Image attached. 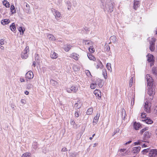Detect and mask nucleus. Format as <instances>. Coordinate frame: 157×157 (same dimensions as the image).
<instances>
[{
    "instance_id": "1",
    "label": "nucleus",
    "mask_w": 157,
    "mask_h": 157,
    "mask_svg": "<svg viewBox=\"0 0 157 157\" xmlns=\"http://www.w3.org/2000/svg\"><path fill=\"white\" fill-rule=\"evenodd\" d=\"M51 11L53 13V14L55 16V18L57 20H59L61 18L62 16L60 12L54 9H52Z\"/></svg>"
},
{
    "instance_id": "2",
    "label": "nucleus",
    "mask_w": 157,
    "mask_h": 157,
    "mask_svg": "<svg viewBox=\"0 0 157 157\" xmlns=\"http://www.w3.org/2000/svg\"><path fill=\"white\" fill-rule=\"evenodd\" d=\"M29 51V48L28 46L26 47L25 48L22 52L21 54V57L23 59H26L28 57V53Z\"/></svg>"
},
{
    "instance_id": "3",
    "label": "nucleus",
    "mask_w": 157,
    "mask_h": 157,
    "mask_svg": "<svg viewBox=\"0 0 157 157\" xmlns=\"http://www.w3.org/2000/svg\"><path fill=\"white\" fill-rule=\"evenodd\" d=\"M151 105L150 103L147 101L145 102L144 105V110L147 113H150L151 112Z\"/></svg>"
},
{
    "instance_id": "4",
    "label": "nucleus",
    "mask_w": 157,
    "mask_h": 157,
    "mask_svg": "<svg viewBox=\"0 0 157 157\" xmlns=\"http://www.w3.org/2000/svg\"><path fill=\"white\" fill-rule=\"evenodd\" d=\"M78 90L77 86H71L70 88L67 89V91L69 93H76Z\"/></svg>"
},
{
    "instance_id": "5",
    "label": "nucleus",
    "mask_w": 157,
    "mask_h": 157,
    "mask_svg": "<svg viewBox=\"0 0 157 157\" xmlns=\"http://www.w3.org/2000/svg\"><path fill=\"white\" fill-rule=\"evenodd\" d=\"M147 61L148 62L151 63L150 65L152 66L154 62L153 56L151 54H149L147 56Z\"/></svg>"
},
{
    "instance_id": "6",
    "label": "nucleus",
    "mask_w": 157,
    "mask_h": 157,
    "mask_svg": "<svg viewBox=\"0 0 157 157\" xmlns=\"http://www.w3.org/2000/svg\"><path fill=\"white\" fill-rule=\"evenodd\" d=\"M146 78L147 82V86H152L153 80L152 78L148 74L146 75Z\"/></svg>"
},
{
    "instance_id": "7",
    "label": "nucleus",
    "mask_w": 157,
    "mask_h": 157,
    "mask_svg": "<svg viewBox=\"0 0 157 157\" xmlns=\"http://www.w3.org/2000/svg\"><path fill=\"white\" fill-rule=\"evenodd\" d=\"M156 39L155 38L152 37L150 41V49L151 51H153L155 49V44Z\"/></svg>"
},
{
    "instance_id": "8",
    "label": "nucleus",
    "mask_w": 157,
    "mask_h": 157,
    "mask_svg": "<svg viewBox=\"0 0 157 157\" xmlns=\"http://www.w3.org/2000/svg\"><path fill=\"white\" fill-rule=\"evenodd\" d=\"M157 156V149H152L149 152V157H156Z\"/></svg>"
},
{
    "instance_id": "9",
    "label": "nucleus",
    "mask_w": 157,
    "mask_h": 157,
    "mask_svg": "<svg viewBox=\"0 0 157 157\" xmlns=\"http://www.w3.org/2000/svg\"><path fill=\"white\" fill-rule=\"evenodd\" d=\"M94 94L98 100H100L101 98V92L99 90L96 89L94 92Z\"/></svg>"
},
{
    "instance_id": "10",
    "label": "nucleus",
    "mask_w": 157,
    "mask_h": 157,
    "mask_svg": "<svg viewBox=\"0 0 157 157\" xmlns=\"http://www.w3.org/2000/svg\"><path fill=\"white\" fill-rule=\"evenodd\" d=\"M94 65L97 69L100 68L102 66V63L99 59H97L95 61Z\"/></svg>"
},
{
    "instance_id": "11",
    "label": "nucleus",
    "mask_w": 157,
    "mask_h": 157,
    "mask_svg": "<svg viewBox=\"0 0 157 157\" xmlns=\"http://www.w3.org/2000/svg\"><path fill=\"white\" fill-rule=\"evenodd\" d=\"M151 133L148 131L145 132L144 135L143 141L146 142V140L150 138L151 137Z\"/></svg>"
},
{
    "instance_id": "12",
    "label": "nucleus",
    "mask_w": 157,
    "mask_h": 157,
    "mask_svg": "<svg viewBox=\"0 0 157 157\" xmlns=\"http://www.w3.org/2000/svg\"><path fill=\"white\" fill-rule=\"evenodd\" d=\"M25 78L29 79H32L34 76L33 72L31 71H28L25 74Z\"/></svg>"
},
{
    "instance_id": "13",
    "label": "nucleus",
    "mask_w": 157,
    "mask_h": 157,
    "mask_svg": "<svg viewBox=\"0 0 157 157\" xmlns=\"http://www.w3.org/2000/svg\"><path fill=\"white\" fill-rule=\"evenodd\" d=\"M147 94L150 96H153V95L154 94V92L153 91V88H152V86H147Z\"/></svg>"
},
{
    "instance_id": "14",
    "label": "nucleus",
    "mask_w": 157,
    "mask_h": 157,
    "mask_svg": "<svg viewBox=\"0 0 157 157\" xmlns=\"http://www.w3.org/2000/svg\"><path fill=\"white\" fill-rule=\"evenodd\" d=\"M100 116V114L99 113H96V115L94 117L93 123L94 125L97 124L99 118Z\"/></svg>"
},
{
    "instance_id": "15",
    "label": "nucleus",
    "mask_w": 157,
    "mask_h": 157,
    "mask_svg": "<svg viewBox=\"0 0 157 157\" xmlns=\"http://www.w3.org/2000/svg\"><path fill=\"white\" fill-rule=\"evenodd\" d=\"M140 1L138 0H134L133 4V8L136 10L139 6Z\"/></svg>"
},
{
    "instance_id": "16",
    "label": "nucleus",
    "mask_w": 157,
    "mask_h": 157,
    "mask_svg": "<svg viewBox=\"0 0 157 157\" xmlns=\"http://www.w3.org/2000/svg\"><path fill=\"white\" fill-rule=\"evenodd\" d=\"M133 128L136 130H138L140 128L141 125L139 123L135 122L133 125Z\"/></svg>"
},
{
    "instance_id": "17",
    "label": "nucleus",
    "mask_w": 157,
    "mask_h": 157,
    "mask_svg": "<svg viewBox=\"0 0 157 157\" xmlns=\"http://www.w3.org/2000/svg\"><path fill=\"white\" fill-rule=\"evenodd\" d=\"M58 54L55 52L52 51L51 52L50 57L52 59H56L58 57Z\"/></svg>"
},
{
    "instance_id": "18",
    "label": "nucleus",
    "mask_w": 157,
    "mask_h": 157,
    "mask_svg": "<svg viewBox=\"0 0 157 157\" xmlns=\"http://www.w3.org/2000/svg\"><path fill=\"white\" fill-rule=\"evenodd\" d=\"M82 105L81 102L80 101H78L77 103H76L75 105V109H78L80 108Z\"/></svg>"
},
{
    "instance_id": "19",
    "label": "nucleus",
    "mask_w": 157,
    "mask_h": 157,
    "mask_svg": "<svg viewBox=\"0 0 157 157\" xmlns=\"http://www.w3.org/2000/svg\"><path fill=\"white\" fill-rule=\"evenodd\" d=\"M97 85H98L99 87H101L102 86V83L101 80L98 78L95 81Z\"/></svg>"
},
{
    "instance_id": "20",
    "label": "nucleus",
    "mask_w": 157,
    "mask_h": 157,
    "mask_svg": "<svg viewBox=\"0 0 157 157\" xmlns=\"http://www.w3.org/2000/svg\"><path fill=\"white\" fill-rule=\"evenodd\" d=\"M10 22V21L9 19H5L2 20L1 21V23L4 25L8 24Z\"/></svg>"
},
{
    "instance_id": "21",
    "label": "nucleus",
    "mask_w": 157,
    "mask_h": 157,
    "mask_svg": "<svg viewBox=\"0 0 157 157\" xmlns=\"http://www.w3.org/2000/svg\"><path fill=\"white\" fill-rule=\"evenodd\" d=\"M87 56L89 59L90 60L95 61L96 60L95 57L93 55L90 53H88Z\"/></svg>"
},
{
    "instance_id": "22",
    "label": "nucleus",
    "mask_w": 157,
    "mask_h": 157,
    "mask_svg": "<svg viewBox=\"0 0 157 157\" xmlns=\"http://www.w3.org/2000/svg\"><path fill=\"white\" fill-rule=\"evenodd\" d=\"M141 149V147L140 146L135 147L133 148V152L134 153H138Z\"/></svg>"
},
{
    "instance_id": "23",
    "label": "nucleus",
    "mask_w": 157,
    "mask_h": 157,
    "mask_svg": "<svg viewBox=\"0 0 157 157\" xmlns=\"http://www.w3.org/2000/svg\"><path fill=\"white\" fill-rule=\"evenodd\" d=\"M72 46L70 44H66L64 46V49L66 52H68L71 48Z\"/></svg>"
},
{
    "instance_id": "24",
    "label": "nucleus",
    "mask_w": 157,
    "mask_h": 157,
    "mask_svg": "<svg viewBox=\"0 0 157 157\" xmlns=\"http://www.w3.org/2000/svg\"><path fill=\"white\" fill-rule=\"evenodd\" d=\"M83 43L85 45H92L93 44V42L91 41L88 40H84Z\"/></svg>"
},
{
    "instance_id": "25",
    "label": "nucleus",
    "mask_w": 157,
    "mask_h": 157,
    "mask_svg": "<svg viewBox=\"0 0 157 157\" xmlns=\"http://www.w3.org/2000/svg\"><path fill=\"white\" fill-rule=\"evenodd\" d=\"M3 5L6 8H9L10 6V4L7 0H4L2 2Z\"/></svg>"
},
{
    "instance_id": "26",
    "label": "nucleus",
    "mask_w": 157,
    "mask_h": 157,
    "mask_svg": "<svg viewBox=\"0 0 157 157\" xmlns=\"http://www.w3.org/2000/svg\"><path fill=\"white\" fill-rule=\"evenodd\" d=\"M49 39L51 40L54 41L56 40L55 37L51 34H49L48 35Z\"/></svg>"
},
{
    "instance_id": "27",
    "label": "nucleus",
    "mask_w": 157,
    "mask_h": 157,
    "mask_svg": "<svg viewBox=\"0 0 157 157\" xmlns=\"http://www.w3.org/2000/svg\"><path fill=\"white\" fill-rule=\"evenodd\" d=\"M142 121L145 122L147 124H151L153 123V121L150 119L147 118L146 119L142 120Z\"/></svg>"
},
{
    "instance_id": "28",
    "label": "nucleus",
    "mask_w": 157,
    "mask_h": 157,
    "mask_svg": "<svg viewBox=\"0 0 157 157\" xmlns=\"http://www.w3.org/2000/svg\"><path fill=\"white\" fill-rule=\"evenodd\" d=\"M10 11L12 14H13L16 13V10L13 5H12L11 6Z\"/></svg>"
},
{
    "instance_id": "29",
    "label": "nucleus",
    "mask_w": 157,
    "mask_h": 157,
    "mask_svg": "<svg viewBox=\"0 0 157 157\" xmlns=\"http://www.w3.org/2000/svg\"><path fill=\"white\" fill-rule=\"evenodd\" d=\"M93 109L92 108H89L86 111V114L87 115H91L93 112Z\"/></svg>"
},
{
    "instance_id": "30",
    "label": "nucleus",
    "mask_w": 157,
    "mask_h": 157,
    "mask_svg": "<svg viewBox=\"0 0 157 157\" xmlns=\"http://www.w3.org/2000/svg\"><path fill=\"white\" fill-rule=\"evenodd\" d=\"M71 56L75 60H78V57L77 56V54L76 53H72L71 54Z\"/></svg>"
},
{
    "instance_id": "31",
    "label": "nucleus",
    "mask_w": 157,
    "mask_h": 157,
    "mask_svg": "<svg viewBox=\"0 0 157 157\" xmlns=\"http://www.w3.org/2000/svg\"><path fill=\"white\" fill-rule=\"evenodd\" d=\"M10 27L11 31L13 32L15 31L16 29V28L15 26V24L14 23H13L11 24L10 26Z\"/></svg>"
},
{
    "instance_id": "32",
    "label": "nucleus",
    "mask_w": 157,
    "mask_h": 157,
    "mask_svg": "<svg viewBox=\"0 0 157 157\" xmlns=\"http://www.w3.org/2000/svg\"><path fill=\"white\" fill-rule=\"evenodd\" d=\"M31 155L29 152H25L22 155L21 157H31Z\"/></svg>"
},
{
    "instance_id": "33",
    "label": "nucleus",
    "mask_w": 157,
    "mask_h": 157,
    "mask_svg": "<svg viewBox=\"0 0 157 157\" xmlns=\"http://www.w3.org/2000/svg\"><path fill=\"white\" fill-rule=\"evenodd\" d=\"M111 42L114 43L116 41V37L114 36H112L110 38Z\"/></svg>"
},
{
    "instance_id": "34",
    "label": "nucleus",
    "mask_w": 157,
    "mask_h": 157,
    "mask_svg": "<svg viewBox=\"0 0 157 157\" xmlns=\"http://www.w3.org/2000/svg\"><path fill=\"white\" fill-rule=\"evenodd\" d=\"M102 75H103V76L104 78L105 79H107V74L106 73V71L105 69H103L102 70Z\"/></svg>"
},
{
    "instance_id": "35",
    "label": "nucleus",
    "mask_w": 157,
    "mask_h": 157,
    "mask_svg": "<svg viewBox=\"0 0 157 157\" xmlns=\"http://www.w3.org/2000/svg\"><path fill=\"white\" fill-rule=\"evenodd\" d=\"M97 86V84L95 82L92 83L90 84V87L91 89H95Z\"/></svg>"
},
{
    "instance_id": "36",
    "label": "nucleus",
    "mask_w": 157,
    "mask_h": 157,
    "mask_svg": "<svg viewBox=\"0 0 157 157\" xmlns=\"http://www.w3.org/2000/svg\"><path fill=\"white\" fill-rule=\"evenodd\" d=\"M89 51L91 53H94L95 51L93 46H90L88 48Z\"/></svg>"
},
{
    "instance_id": "37",
    "label": "nucleus",
    "mask_w": 157,
    "mask_h": 157,
    "mask_svg": "<svg viewBox=\"0 0 157 157\" xmlns=\"http://www.w3.org/2000/svg\"><path fill=\"white\" fill-rule=\"evenodd\" d=\"M121 115L122 117L123 118H125L126 115L125 111L124 109H122V110Z\"/></svg>"
},
{
    "instance_id": "38",
    "label": "nucleus",
    "mask_w": 157,
    "mask_h": 157,
    "mask_svg": "<svg viewBox=\"0 0 157 157\" xmlns=\"http://www.w3.org/2000/svg\"><path fill=\"white\" fill-rule=\"evenodd\" d=\"M126 152V149H121L120 150V153L119 154L121 155L122 154H125Z\"/></svg>"
},
{
    "instance_id": "39",
    "label": "nucleus",
    "mask_w": 157,
    "mask_h": 157,
    "mask_svg": "<svg viewBox=\"0 0 157 157\" xmlns=\"http://www.w3.org/2000/svg\"><path fill=\"white\" fill-rule=\"evenodd\" d=\"M19 31L20 33V34H23L24 33V31H25V29L24 28H22V27H20L19 28Z\"/></svg>"
},
{
    "instance_id": "40",
    "label": "nucleus",
    "mask_w": 157,
    "mask_h": 157,
    "mask_svg": "<svg viewBox=\"0 0 157 157\" xmlns=\"http://www.w3.org/2000/svg\"><path fill=\"white\" fill-rule=\"evenodd\" d=\"M106 67L108 69V70L109 71H110L111 72L112 71V68L111 67V64L110 63H108L106 64Z\"/></svg>"
},
{
    "instance_id": "41",
    "label": "nucleus",
    "mask_w": 157,
    "mask_h": 157,
    "mask_svg": "<svg viewBox=\"0 0 157 157\" xmlns=\"http://www.w3.org/2000/svg\"><path fill=\"white\" fill-rule=\"evenodd\" d=\"M26 6L27 8L25 9V10L27 13H29L30 10V6L28 4L26 3Z\"/></svg>"
},
{
    "instance_id": "42",
    "label": "nucleus",
    "mask_w": 157,
    "mask_h": 157,
    "mask_svg": "<svg viewBox=\"0 0 157 157\" xmlns=\"http://www.w3.org/2000/svg\"><path fill=\"white\" fill-rule=\"evenodd\" d=\"M73 69L75 71H78L79 68L76 65H74L73 67Z\"/></svg>"
},
{
    "instance_id": "43",
    "label": "nucleus",
    "mask_w": 157,
    "mask_h": 157,
    "mask_svg": "<svg viewBox=\"0 0 157 157\" xmlns=\"http://www.w3.org/2000/svg\"><path fill=\"white\" fill-rule=\"evenodd\" d=\"M149 149L148 148L145 149L141 151L142 154L143 155H145L147 153L149 152Z\"/></svg>"
},
{
    "instance_id": "44",
    "label": "nucleus",
    "mask_w": 157,
    "mask_h": 157,
    "mask_svg": "<svg viewBox=\"0 0 157 157\" xmlns=\"http://www.w3.org/2000/svg\"><path fill=\"white\" fill-rule=\"evenodd\" d=\"M146 116L147 114L143 112L141 114V117L142 119H145L146 118Z\"/></svg>"
},
{
    "instance_id": "45",
    "label": "nucleus",
    "mask_w": 157,
    "mask_h": 157,
    "mask_svg": "<svg viewBox=\"0 0 157 157\" xmlns=\"http://www.w3.org/2000/svg\"><path fill=\"white\" fill-rule=\"evenodd\" d=\"M148 127H145L141 130L140 131V133L141 134H142L145 131H147L148 130Z\"/></svg>"
},
{
    "instance_id": "46",
    "label": "nucleus",
    "mask_w": 157,
    "mask_h": 157,
    "mask_svg": "<svg viewBox=\"0 0 157 157\" xmlns=\"http://www.w3.org/2000/svg\"><path fill=\"white\" fill-rule=\"evenodd\" d=\"M133 78L131 77L130 79L129 82V86L130 87H131L132 86L133 84Z\"/></svg>"
},
{
    "instance_id": "47",
    "label": "nucleus",
    "mask_w": 157,
    "mask_h": 157,
    "mask_svg": "<svg viewBox=\"0 0 157 157\" xmlns=\"http://www.w3.org/2000/svg\"><path fill=\"white\" fill-rule=\"evenodd\" d=\"M85 73H86V75L88 77H90L92 76V75L90 74V73L89 70H86L85 71Z\"/></svg>"
},
{
    "instance_id": "48",
    "label": "nucleus",
    "mask_w": 157,
    "mask_h": 157,
    "mask_svg": "<svg viewBox=\"0 0 157 157\" xmlns=\"http://www.w3.org/2000/svg\"><path fill=\"white\" fill-rule=\"evenodd\" d=\"M140 143L141 141L140 140H138L137 141L135 142L134 144L135 145H140Z\"/></svg>"
},
{
    "instance_id": "49",
    "label": "nucleus",
    "mask_w": 157,
    "mask_h": 157,
    "mask_svg": "<svg viewBox=\"0 0 157 157\" xmlns=\"http://www.w3.org/2000/svg\"><path fill=\"white\" fill-rule=\"evenodd\" d=\"M157 70L156 68H153L152 70V71L153 73L154 74H156Z\"/></svg>"
},
{
    "instance_id": "50",
    "label": "nucleus",
    "mask_w": 157,
    "mask_h": 157,
    "mask_svg": "<svg viewBox=\"0 0 157 157\" xmlns=\"http://www.w3.org/2000/svg\"><path fill=\"white\" fill-rule=\"evenodd\" d=\"M75 116L76 117H78L79 116V113L77 111H75Z\"/></svg>"
},
{
    "instance_id": "51",
    "label": "nucleus",
    "mask_w": 157,
    "mask_h": 157,
    "mask_svg": "<svg viewBox=\"0 0 157 157\" xmlns=\"http://www.w3.org/2000/svg\"><path fill=\"white\" fill-rule=\"evenodd\" d=\"M4 44V40L3 39L0 40V44L3 45Z\"/></svg>"
},
{
    "instance_id": "52",
    "label": "nucleus",
    "mask_w": 157,
    "mask_h": 157,
    "mask_svg": "<svg viewBox=\"0 0 157 157\" xmlns=\"http://www.w3.org/2000/svg\"><path fill=\"white\" fill-rule=\"evenodd\" d=\"M67 150V148L66 147H64L62 148L61 151L63 152L66 151Z\"/></svg>"
},
{
    "instance_id": "53",
    "label": "nucleus",
    "mask_w": 157,
    "mask_h": 157,
    "mask_svg": "<svg viewBox=\"0 0 157 157\" xmlns=\"http://www.w3.org/2000/svg\"><path fill=\"white\" fill-rule=\"evenodd\" d=\"M154 113L156 114H157V105L155 106L154 109Z\"/></svg>"
},
{
    "instance_id": "54",
    "label": "nucleus",
    "mask_w": 157,
    "mask_h": 157,
    "mask_svg": "<svg viewBox=\"0 0 157 157\" xmlns=\"http://www.w3.org/2000/svg\"><path fill=\"white\" fill-rule=\"evenodd\" d=\"M26 101L25 100L21 99V102L22 104H25Z\"/></svg>"
},
{
    "instance_id": "55",
    "label": "nucleus",
    "mask_w": 157,
    "mask_h": 157,
    "mask_svg": "<svg viewBox=\"0 0 157 157\" xmlns=\"http://www.w3.org/2000/svg\"><path fill=\"white\" fill-rule=\"evenodd\" d=\"M20 80L21 82H25V80L23 78H20Z\"/></svg>"
},
{
    "instance_id": "56",
    "label": "nucleus",
    "mask_w": 157,
    "mask_h": 157,
    "mask_svg": "<svg viewBox=\"0 0 157 157\" xmlns=\"http://www.w3.org/2000/svg\"><path fill=\"white\" fill-rule=\"evenodd\" d=\"M29 92L27 91H25V94L27 95H28L29 94Z\"/></svg>"
},
{
    "instance_id": "57",
    "label": "nucleus",
    "mask_w": 157,
    "mask_h": 157,
    "mask_svg": "<svg viewBox=\"0 0 157 157\" xmlns=\"http://www.w3.org/2000/svg\"><path fill=\"white\" fill-rule=\"evenodd\" d=\"M147 147V146L145 144H144L142 145V147Z\"/></svg>"
},
{
    "instance_id": "58",
    "label": "nucleus",
    "mask_w": 157,
    "mask_h": 157,
    "mask_svg": "<svg viewBox=\"0 0 157 157\" xmlns=\"http://www.w3.org/2000/svg\"><path fill=\"white\" fill-rule=\"evenodd\" d=\"M0 48H1L2 50H4V48L3 46L0 45Z\"/></svg>"
},
{
    "instance_id": "59",
    "label": "nucleus",
    "mask_w": 157,
    "mask_h": 157,
    "mask_svg": "<svg viewBox=\"0 0 157 157\" xmlns=\"http://www.w3.org/2000/svg\"><path fill=\"white\" fill-rule=\"evenodd\" d=\"M33 65L34 67H35L36 66V62L35 61H34L33 63Z\"/></svg>"
},
{
    "instance_id": "60",
    "label": "nucleus",
    "mask_w": 157,
    "mask_h": 157,
    "mask_svg": "<svg viewBox=\"0 0 157 157\" xmlns=\"http://www.w3.org/2000/svg\"><path fill=\"white\" fill-rule=\"evenodd\" d=\"M131 142V141H129L128 142H126L125 144H129Z\"/></svg>"
},
{
    "instance_id": "61",
    "label": "nucleus",
    "mask_w": 157,
    "mask_h": 157,
    "mask_svg": "<svg viewBox=\"0 0 157 157\" xmlns=\"http://www.w3.org/2000/svg\"><path fill=\"white\" fill-rule=\"evenodd\" d=\"M75 123V122L74 121H72L71 122V124H74Z\"/></svg>"
},
{
    "instance_id": "62",
    "label": "nucleus",
    "mask_w": 157,
    "mask_h": 157,
    "mask_svg": "<svg viewBox=\"0 0 157 157\" xmlns=\"http://www.w3.org/2000/svg\"><path fill=\"white\" fill-rule=\"evenodd\" d=\"M93 137H90L89 138L90 139V140H92L93 139Z\"/></svg>"
},
{
    "instance_id": "63",
    "label": "nucleus",
    "mask_w": 157,
    "mask_h": 157,
    "mask_svg": "<svg viewBox=\"0 0 157 157\" xmlns=\"http://www.w3.org/2000/svg\"><path fill=\"white\" fill-rule=\"evenodd\" d=\"M95 134H94L93 135H92V137H93L95 136Z\"/></svg>"
},
{
    "instance_id": "64",
    "label": "nucleus",
    "mask_w": 157,
    "mask_h": 157,
    "mask_svg": "<svg viewBox=\"0 0 157 157\" xmlns=\"http://www.w3.org/2000/svg\"><path fill=\"white\" fill-rule=\"evenodd\" d=\"M156 34L157 35V30H156Z\"/></svg>"
}]
</instances>
